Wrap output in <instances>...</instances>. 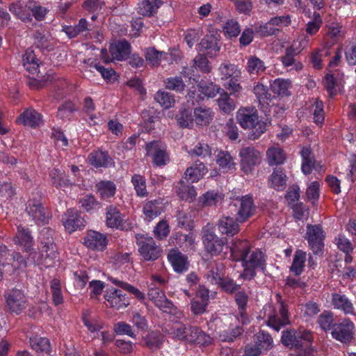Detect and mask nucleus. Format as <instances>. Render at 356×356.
Instances as JSON below:
<instances>
[{
	"instance_id": "obj_11",
	"label": "nucleus",
	"mask_w": 356,
	"mask_h": 356,
	"mask_svg": "<svg viewBox=\"0 0 356 356\" xmlns=\"http://www.w3.org/2000/svg\"><path fill=\"white\" fill-rule=\"evenodd\" d=\"M277 301L280 302L279 314H273L268 316L267 324L268 326L272 327L275 330L279 331L282 327L288 325L290 321L289 319V314L287 305L281 300L280 294L277 295Z\"/></svg>"
},
{
	"instance_id": "obj_42",
	"label": "nucleus",
	"mask_w": 356,
	"mask_h": 356,
	"mask_svg": "<svg viewBox=\"0 0 356 356\" xmlns=\"http://www.w3.org/2000/svg\"><path fill=\"white\" fill-rule=\"evenodd\" d=\"M98 193L102 199H108L115 193V185L111 181H101L96 184Z\"/></svg>"
},
{
	"instance_id": "obj_39",
	"label": "nucleus",
	"mask_w": 356,
	"mask_h": 356,
	"mask_svg": "<svg viewBox=\"0 0 356 356\" xmlns=\"http://www.w3.org/2000/svg\"><path fill=\"white\" fill-rule=\"evenodd\" d=\"M9 10L23 21L31 20L30 15L27 12V3L24 4L22 1H17L10 3L8 6Z\"/></svg>"
},
{
	"instance_id": "obj_41",
	"label": "nucleus",
	"mask_w": 356,
	"mask_h": 356,
	"mask_svg": "<svg viewBox=\"0 0 356 356\" xmlns=\"http://www.w3.org/2000/svg\"><path fill=\"white\" fill-rule=\"evenodd\" d=\"M31 348L38 353L49 354L50 353V343L48 339L38 336L30 338Z\"/></svg>"
},
{
	"instance_id": "obj_16",
	"label": "nucleus",
	"mask_w": 356,
	"mask_h": 356,
	"mask_svg": "<svg viewBox=\"0 0 356 356\" xmlns=\"http://www.w3.org/2000/svg\"><path fill=\"white\" fill-rule=\"evenodd\" d=\"M84 243L90 249L103 250L107 245L108 239L104 234L90 230L85 238Z\"/></svg>"
},
{
	"instance_id": "obj_4",
	"label": "nucleus",
	"mask_w": 356,
	"mask_h": 356,
	"mask_svg": "<svg viewBox=\"0 0 356 356\" xmlns=\"http://www.w3.org/2000/svg\"><path fill=\"white\" fill-rule=\"evenodd\" d=\"M135 237L140 255L145 261H154L160 257L161 249L152 237L140 234H136Z\"/></svg>"
},
{
	"instance_id": "obj_5",
	"label": "nucleus",
	"mask_w": 356,
	"mask_h": 356,
	"mask_svg": "<svg viewBox=\"0 0 356 356\" xmlns=\"http://www.w3.org/2000/svg\"><path fill=\"white\" fill-rule=\"evenodd\" d=\"M305 238L314 254H322L324 247L325 233L320 225H307Z\"/></svg>"
},
{
	"instance_id": "obj_34",
	"label": "nucleus",
	"mask_w": 356,
	"mask_h": 356,
	"mask_svg": "<svg viewBox=\"0 0 356 356\" xmlns=\"http://www.w3.org/2000/svg\"><path fill=\"white\" fill-rule=\"evenodd\" d=\"M23 66L31 74L34 75L38 70V60L33 50L28 49L22 57Z\"/></svg>"
},
{
	"instance_id": "obj_20",
	"label": "nucleus",
	"mask_w": 356,
	"mask_h": 356,
	"mask_svg": "<svg viewBox=\"0 0 356 356\" xmlns=\"http://www.w3.org/2000/svg\"><path fill=\"white\" fill-rule=\"evenodd\" d=\"M67 218L63 222L66 230L70 233L74 232L77 229H81L85 226V220L73 209H69L66 213Z\"/></svg>"
},
{
	"instance_id": "obj_2",
	"label": "nucleus",
	"mask_w": 356,
	"mask_h": 356,
	"mask_svg": "<svg viewBox=\"0 0 356 356\" xmlns=\"http://www.w3.org/2000/svg\"><path fill=\"white\" fill-rule=\"evenodd\" d=\"M236 119L242 128L251 130L250 139L259 138L266 130V123L259 120L257 111L254 108H240Z\"/></svg>"
},
{
	"instance_id": "obj_64",
	"label": "nucleus",
	"mask_w": 356,
	"mask_h": 356,
	"mask_svg": "<svg viewBox=\"0 0 356 356\" xmlns=\"http://www.w3.org/2000/svg\"><path fill=\"white\" fill-rule=\"evenodd\" d=\"M337 248L346 254H350L353 250V245L344 235L339 234L334 239Z\"/></svg>"
},
{
	"instance_id": "obj_47",
	"label": "nucleus",
	"mask_w": 356,
	"mask_h": 356,
	"mask_svg": "<svg viewBox=\"0 0 356 356\" xmlns=\"http://www.w3.org/2000/svg\"><path fill=\"white\" fill-rule=\"evenodd\" d=\"M161 311L164 313L172 314L178 316L181 314L180 311L176 306L174 305L172 301L169 300L165 295L160 299V300L155 305Z\"/></svg>"
},
{
	"instance_id": "obj_40",
	"label": "nucleus",
	"mask_w": 356,
	"mask_h": 356,
	"mask_svg": "<svg viewBox=\"0 0 356 356\" xmlns=\"http://www.w3.org/2000/svg\"><path fill=\"white\" fill-rule=\"evenodd\" d=\"M266 69L264 62L255 56H250L247 62L246 70L250 74L259 75Z\"/></svg>"
},
{
	"instance_id": "obj_55",
	"label": "nucleus",
	"mask_w": 356,
	"mask_h": 356,
	"mask_svg": "<svg viewBox=\"0 0 356 356\" xmlns=\"http://www.w3.org/2000/svg\"><path fill=\"white\" fill-rule=\"evenodd\" d=\"M34 44L40 49H47L50 47V41L47 33L44 31H35L33 33Z\"/></svg>"
},
{
	"instance_id": "obj_7",
	"label": "nucleus",
	"mask_w": 356,
	"mask_h": 356,
	"mask_svg": "<svg viewBox=\"0 0 356 356\" xmlns=\"http://www.w3.org/2000/svg\"><path fill=\"white\" fill-rule=\"evenodd\" d=\"M241 170L248 175L261 162V154L254 147H243L239 152Z\"/></svg>"
},
{
	"instance_id": "obj_38",
	"label": "nucleus",
	"mask_w": 356,
	"mask_h": 356,
	"mask_svg": "<svg viewBox=\"0 0 356 356\" xmlns=\"http://www.w3.org/2000/svg\"><path fill=\"white\" fill-rule=\"evenodd\" d=\"M49 177L52 185L56 188L68 187L72 186V182L66 177L64 172L58 169H53L49 172Z\"/></svg>"
},
{
	"instance_id": "obj_15",
	"label": "nucleus",
	"mask_w": 356,
	"mask_h": 356,
	"mask_svg": "<svg viewBox=\"0 0 356 356\" xmlns=\"http://www.w3.org/2000/svg\"><path fill=\"white\" fill-rule=\"evenodd\" d=\"M16 122L31 128H36L42 124V115L33 108H28L21 113Z\"/></svg>"
},
{
	"instance_id": "obj_6",
	"label": "nucleus",
	"mask_w": 356,
	"mask_h": 356,
	"mask_svg": "<svg viewBox=\"0 0 356 356\" xmlns=\"http://www.w3.org/2000/svg\"><path fill=\"white\" fill-rule=\"evenodd\" d=\"M234 207L236 209V220L239 222L246 221L254 214L256 211L253 197L250 194L236 198Z\"/></svg>"
},
{
	"instance_id": "obj_50",
	"label": "nucleus",
	"mask_w": 356,
	"mask_h": 356,
	"mask_svg": "<svg viewBox=\"0 0 356 356\" xmlns=\"http://www.w3.org/2000/svg\"><path fill=\"white\" fill-rule=\"evenodd\" d=\"M154 99L164 108H169L174 106L175 100L174 96L168 92L158 91Z\"/></svg>"
},
{
	"instance_id": "obj_43",
	"label": "nucleus",
	"mask_w": 356,
	"mask_h": 356,
	"mask_svg": "<svg viewBox=\"0 0 356 356\" xmlns=\"http://www.w3.org/2000/svg\"><path fill=\"white\" fill-rule=\"evenodd\" d=\"M282 343L285 346L291 348H300L304 344L298 341V332L294 330L284 331L282 336Z\"/></svg>"
},
{
	"instance_id": "obj_51",
	"label": "nucleus",
	"mask_w": 356,
	"mask_h": 356,
	"mask_svg": "<svg viewBox=\"0 0 356 356\" xmlns=\"http://www.w3.org/2000/svg\"><path fill=\"white\" fill-rule=\"evenodd\" d=\"M50 289L54 304L56 306L62 304L63 302V296L60 280L53 279L50 282Z\"/></svg>"
},
{
	"instance_id": "obj_49",
	"label": "nucleus",
	"mask_w": 356,
	"mask_h": 356,
	"mask_svg": "<svg viewBox=\"0 0 356 356\" xmlns=\"http://www.w3.org/2000/svg\"><path fill=\"white\" fill-rule=\"evenodd\" d=\"M131 183L138 196H147L148 193L146 189V181L144 177L138 174H135L131 177Z\"/></svg>"
},
{
	"instance_id": "obj_33",
	"label": "nucleus",
	"mask_w": 356,
	"mask_h": 356,
	"mask_svg": "<svg viewBox=\"0 0 356 356\" xmlns=\"http://www.w3.org/2000/svg\"><path fill=\"white\" fill-rule=\"evenodd\" d=\"M216 161L224 172H228L235 168L234 159L227 151H220L216 155Z\"/></svg>"
},
{
	"instance_id": "obj_24",
	"label": "nucleus",
	"mask_w": 356,
	"mask_h": 356,
	"mask_svg": "<svg viewBox=\"0 0 356 356\" xmlns=\"http://www.w3.org/2000/svg\"><path fill=\"white\" fill-rule=\"evenodd\" d=\"M15 240L16 243L22 246L26 252H31L33 240L29 228L22 225L18 226Z\"/></svg>"
},
{
	"instance_id": "obj_36",
	"label": "nucleus",
	"mask_w": 356,
	"mask_h": 356,
	"mask_svg": "<svg viewBox=\"0 0 356 356\" xmlns=\"http://www.w3.org/2000/svg\"><path fill=\"white\" fill-rule=\"evenodd\" d=\"M266 157L270 165H278L282 164L286 160L284 151L279 147H272L266 151Z\"/></svg>"
},
{
	"instance_id": "obj_10",
	"label": "nucleus",
	"mask_w": 356,
	"mask_h": 356,
	"mask_svg": "<svg viewBox=\"0 0 356 356\" xmlns=\"http://www.w3.org/2000/svg\"><path fill=\"white\" fill-rule=\"evenodd\" d=\"M354 327V324L350 321L344 320L332 325L331 335L341 343H348L353 339Z\"/></svg>"
},
{
	"instance_id": "obj_28",
	"label": "nucleus",
	"mask_w": 356,
	"mask_h": 356,
	"mask_svg": "<svg viewBox=\"0 0 356 356\" xmlns=\"http://www.w3.org/2000/svg\"><path fill=\"white\" fill-rule=\"evenodd\" d=\"M200 51H206L210 56H216L220 50L217 38L212 35H207L203 38L199 44Z\"/></svg>"
},
{
	"instance_id": "obj_26",
	"label": "nucleus",
	"mask_w": 356,
	"mask_h": 356,
	"mask_svg": "<svg viewBox=\"0 0 356 356\" xmlns=\"http://www.w3.org/2000/svg\"><path fill=\"white\" fill-rule=\"evenodd\" d=\"M243 265L246 268H259L264 270L266 266V260L264 254L259 250L253 251L249 255L247 254L242 261Z\"/></svg>"
},
{
	"instance_id": "obj_22",
	"label": "nucleus",
	"mask_w": 356,
	"mask_h": 356,
	"mask_svg": "<svg viewBox=\"0 0 356 356\" xmlns=\"http://www.w3.org/2000/svg\"><path fill=\"white\" fill-rule=\"evenodd\" d=\"M88 160L90 163L96 168H108L113 164L112 158L106 151L97 150L90 153Z\"/></svg>"
},
{
	"instance_id": "obj_30",
	"label": "nucleus",
	"mask_w": 356,
	"mask_h": 356,
	"mask_svg": "<svg viewBox=\"0 0 356 356\" xmlns=\"http://www.w3.org/2000/svg\"><path fill=\"white\" fill-rule=\"evenodd\" d=\"M162 4L161 0H143L138 5V13L143 16H152Z\"/></svg>"
},
{
	"instance_id": "obj_62",
	"label": "nucleus",
	"mask_w": 356,
	"mask_h": 356,
	"mask_svg": "<svg viewBox=\"0 0 356 356\" xmlns=\"http://www.w3.org/2000/svg\"><path fill=\"white\" fill-rule=\"evenodd\" d=\"M224 265L222 263L216 264L208 272V277L211 281L218 284L223 278Z\"/></svg>"
},
{
	"instance_id": "obj_35",
	"label": "nucleus",
	"mask_w": 356,
	"mask_h": 356,
	"mask_svg": "<svg viewBox=\"0 0 356 356\" xmlns=\"http://www.w3.org/2000/svg\"><path fill=\"white\" fill-rule=\"evenodd\" d=\"M332 302L334 307L341 309L344 313L353 314V305L346 296L333 293Z\"/></svg>"
},
{
	"instance_id": "obj_56",
	"label": "nucleus",
	"mask_w": 356,
	"mask_h": 356,
	"mask_svg": "<svg viewBox=\"0 0 356 356\" xmlns=\"http://www.w3.org/2000/svg\"><path fill=\"white\" fill-rule=\"evenodd\" d=\"M177 193L179 197L186 201L191 202L196 196V191L193 186L182 184L178 187Z\"/></svg>"
},
{
	"instance_id": "obj_32",
	"label": "nucleus",
	"mask_w": 356,
	"mask_h": 356,
	"mask_svg": "<svg viewBox=\"0 0 356 356\" xmlns=\"http://www.w3.org/2000/svg\"><path fill=\"white\" fill-rule=\"evenodd\" d=\"M167 54L164 51H158L155 47H147L144 49V56L146 61L152 67L160 65L161 59L164 58Z\"/></svg>"
},
{
	"instance_id": "obj_45",
	"label": "nucleus",
	"mask_w": 356,
	"mask_h": 356,
	"mask_svg": "<svg viewBox=\"0 0 356 356\" xmlns=\"http://www.w3.org/2000/svg\"><path fill=\"white\" fill-rule=\"evenodd\" d=\"M199 90L205 96L207 97H213L216 95V94H218L219 92H221L222 88L216 85L213 84L212 82H208L204 81H201L198 85Z\"/></svg>"
},
{
	"instance_id": "obj_61",
	"label": "nucleus",
	"mask_w": 356,
	"mask_h": 356,
	"mask_svg": "<svg viewBox=\"0 0 356 356\" xmlns=\"http://www.w3.org/2000/svg\"><path fill=\"white\" fill-rule=\"evenodd\" d=\"M234 299L238 305L239 314L243 318L245 314V311L248 301V295L244 291L238 289L235 293Z\"/></svg>"
},
{
	"instance_id": "obj_18",
	"label": "nucleus",
	"mask_w": 356,
	"mask_h": 356,
	"mask_svg": "<svg viewBox=\"0 0 356 356\" xmlns=\"http://www.w3.org/2000/svg\"><path fill=\"white\" fill-rule=\"evenodd\" d=\"M238 222L229 216H223L218 222V229L222 234L233 236L239 232Z\"/></svg>"
},
{
	"instance_id": "obj_1",
	"label": "nucleus",
	"mask_w": 356,
	"mask_h": 356,
	"mask_svg": "<svg viewBox=\"0 0 356 356\" xmlns=\"http://www.w3.org/2000/svg\"><path fill=\"white\" fill-rule=\"evenodd\" d=\"M54 230L44 227L40 232L41 254L31 251L28 256V260L36 264H42L46 267L50 266L53 261L57 258L58 252L54 241Z\"/></svg>"
},
{
	"instance_id": "obj_3",
	"label": "nucleus",
	"mask_w": 356,
	"mask_h": 356,
	"mask_svg": "<svg viewBox=\"0 0 356 356\" xmlns=\"http://www.w3.org/2000/svg\"><path fill=\"white\" fill-rule=\"evenodd\" d=\"M26 212L38 225L47 224L50 215L42 203V197L38 193H33L26 204Z\"/></svg>"
},
{
	"instance_id": "obj_13",
	"label": "nucleus",
	"mask_w": 356,
	"mask_h": 356,
	"mask_svg": "<svg viewBox=\"0 0 356 356\" xmlns=\"http://www.w3.org/2000/svg\"><path fill=\"white\" fill-rule=\"evenodd\" d=\"M168 259L176 273H183L188 270L189 267L188 257L179 250H170L168 254Z\"/></svg>"
},
{
	"instance_id": "obj_19",
	"label": "nucleus",
	"mask_w": 356,
	"mask_h": 356,
	"mask_svg": "<svg viewBox=\"0 0 356 356\" xmlns=\"http://www.w3.org/2000/svg\"><path fill=\"white\" fill-rule=\"evenodd\" d=\"M211 337L197 327H191L187 330L186 341L200 345H209L211 343Z\"/></svg>"
},
{
	"instance_id": "obj_57",
	"label": "nucleus",
	"mask_w": 356,
	"mask_h": 356,
	"mask_svg": "<svg viewBox=\"0 0 356 356\" xmlns=\"http://www.w3.org/2000/svg\"><path fill=\"white\" fill-rule=\"evenodd\" d=\"M191 156H200L202 159L211 158L212 152L210 147L206 143H199L189 152Z\"/></svg>"
},
{
	"instance_id": "obj_52",
	"label": "nucleus",
	"mask_w": 356,
	"mask_h": 356,
	"mask_svg": "<svg viewBox=\"0 0 356 356\" xmlns=\"http://www.w3.org/2000/svg\"><path fill=\"white\" fill-rule=\"evenodd\" d=\"M159 202L157 200L148 201L143 207V213L149 220L158 216L161 213V209L159 207Z\"/></svg>"
},
{
	"instance_id": "obj_53",
	"label": "nucleus",
	"mask_w": 356,
	"mask_h": 356,
	"mask_svg": "<svg viewBox=\"0 0 356 356\" xmlns=\"http://www.w3.org/2000/svg\"><path fill=\"white\" fill-rule=\"evenodd\" d=\"M177 225L179 227L191 230L193 228V220L191 215L189 212L184 210H178L177 211Z\"/></svg>"
},
{
	"instance_id": "obj_60",
	"label": "nucleus",
	"mask_w": 356,
	"mask_h": 356,
	"mask_svg": "<svg viewBox=\"0 0 356 356\" xmlns=\"http://www.w3.org/2000/svg\"><path fill=\"white\" fill-rule=\"evenodd\" d=\"M289 83L283 79H276L271 84L270 88L275 94L280 96H287L289 92Z\"/></svg>"
},
{
	"instance_id": "obj_54",
	"label": "nucleus",
	"mask_w": 356,
	"mask_h": 356,
	"mask_svg": "<svg viewBox=\"0 0 356 356\" xmlns=\"http://www.w3.org/2000/svg\"><path fill=\"white\" fill-rule=\"evenodd\" d=\"M111 281L116 284L117 286H120V288L124 289L125 291H127L130 293L133 294L137 299L142 300L145 299V294L142 293L139 289L134 287V286L124 282L123 281L118 280L117 279L111 278Z\"/></svg>"
},
{
	"instance_id": "obj_21",
	"label": "nucleus",
	"mask_w": 356,
	"mask_h": 356,
	"mask_svg": "<svg viewBox=\"0 0 356 356\" xmlns=\"http://www.w3.org/2000/svg\"><path fill=\"white\" fill-rule=\"evenodd\" d=\"M106 223L108 227L111 228L125 229L122 215L116 207L113 206L107 208Z\"/></svg>"
},
{
	"instance_id": "obj_17",
	"label": "nucleus",
	"mask_w": 356,
	"mask_h": 356,
	"mask_svg": "<svg viewBox=\"0 0 356 356\" xmlns=\"http://www.w3.org/2000/svg\"><path fill=\"white\" fill-rule=\"evenodd\" d=\"M109 51L113 59L126 60L131 54V45L126 40H120L111 44Z\"/></svg>"
},
{
	"instance_id": "obj_14",
	"label": "nucleus",
	"mask_w": 356,
	"mask_h": 356,
	"mask_svg": "<svg viewBox=\"0 0 356 356\" xmlns=\"http://www.w3.org/2000/svg\"><path fill=\"white\" fill-rule=\"evenodd\" d=\"M104 298L110 306L116 309H124L129 305V298L119 289H114L111 291H106Z\"/></svg>"
},
{
	"instance_id": "obj_9",
	"label": "nucleus",
	"mask_w": 356,
	"mask_h": 356,
	"mask_svg": "<svg viewBox=\"0 0 356 356\" xmlns=\"http://www.w3.org/2000/svg\"><path fill=\"white\" fill-rule=\"evenodd\" d=\"M145 149L147 155L152 157V162L156 166L164 165L169 161L165 145L160 141L147 143Z\"/></svg>"
},
{
	"instance_id": "obj_37",
	"label": "nucleus",
	"mask_w": 356,
	"mask_h": 356,
	"mask_svg": "<svg viewBox=\"0 0 356 356\" xmlns=\"http://www.w3.org/2000/svg\"><path fill=\"white\" fill-rule=\"evenodd\" d=\"M175 118L181 128H191L193 125L194 118L190 109L181 108Z\"/></svg>"
},
{
	"instance_id": "obj_44",
	"label": "nucleus",
	"mask_w": 356,
	"mask_h": 356,
	"mask_svg": "<svg viewBox=\"0 0 356 356\" xmlns=\"http://www.w3.org/2000/svg\"><path fill=\"white\" fill-rule=\"evenodd\" d=\"M219 98L217 99L218 105L220 111L225 113H229L235 108L234 101L229 97V95L222 88Z\"/></svg>"
},
{
	"instance_id": "obj_29",
	"label": "nucleus",
	"mask_w": 356,
	"mask_h": 356,
	"mask_svg": "<svg viewBox=\"0 0 356 356\" xmlns=\"http://www.w3.org/2000/svg\"><path fill=\"white\" fill-rule=\"evenodd\" d=\"M250 245L248 241H236L231 248L232 257L235 261H243L250 253Z\"/></svg>"
},
{
	"instance_id": "obj_12",
	"label": "nucleus",
	"mask_w": 356,
	"mask_h": 356,
	"mask_svg": "<svg viewBox=\"0 0 356 356\" xmlns=\"http://www.w3.org/2000/svg\"><path fill=\"white\" fill-rule=\"evenodd\" d=\"M202 238L207 252L211 254L218 255L222 251L225 242L213 232L205 230Z\"/></svg>"
},
{
	"instance_id": "obj_8",
	"label": "nucleus",
	"mask_w": 356,
	"mask_h": 356,
	"mask_svg": "<svg viewBox=\"0 0 356 356\" xmlns=\"http://www.w3.org/2000/svg\"><path fill=\"white\" fill-rule=\"evenodd\" d=\"M5 298L8 308L11 312L20 314L27 307V298L23 291L18 289H12L5 293Z\"/></svg>"
},
{
	"instance_id": "obj_58",
	"label": "nucleus",
	"mask_w": 356,
	"mask_h": 356,
	"mask_svg": "<svg viewBox=\"0 0 356 356\" xmlns=\"http://www.w3.org/2000/svg\"><path fill=\"white\" fill-rule=\"evenodd\" d=\"M163 342V337L159 332H152L145 339L146 346L152 350L159 349Z\"/></svg>"
},
{
	"instance_id": "obj_25",
	"label": "nucleus",
	"mask_w": 356,
	"mask_h": 356,
	"mask_svg": "<svg viewBox=\"0 0 356 356\" xmlns=\"http://www.w3.org/2000/svg\"><path fill=\"white\" fill-rule=\"evenodd\" d=\"M163 331L172 338L186 341L187 336L186 327L181 322L168 323L164 325Z\"/></svg>"
},
{
	"instance_id": "obj_63",
	"label": "nucleus",
	"mask_w": 356,
	"mask_h": 356,
	"mask_svg": "<svg viewBox=\"0 0 356 356\" xmlns=\"http://www.w3.org/2000/svg\"><path fill=\"white\" fill-rule=\"evenodd\" d=\"M222 79H227L232 76H238L240 74L237 67L234 64L223 63L219 67Z\"/></svg>"
},
{
	"instance_id": "obj_23",
	"label": "nucleus",
	"mask_w": 356,
	"mask_h": 356,
	"mask_svg": "<svg viewBox=\"0 0 356 356\" xmlns=\"http://www.w3.org/2000/svg\"><path fill=\"white\" fill-rule=\"evenodd\" d=\"M208 172L207 167L203 162L196 161L185 172V178L191 182H197L203 177Z\"/></svg>"
},
{
	"instance_id": "obj_27",
	"label": "nucleus",
	"mask_w": 356,
	"mask_h": 356,
	"mask_svg": "<svg viewBox=\"0 0 356 356\" xmlns=\"http://www.w3.org/2000/svg\"><path fill=\"white\" fill-rule=\"evenodd\" d=\"M63 31L70 38H73L80 34L88 33L89 31H92V26L86 19L82 18L79 20L78 24L75 25L74 26H63Z\"/></svg>"
},
{
	"instance_id": "obj_59",
	"label": "nucleus",
	"mask_w": 356,
	"mask_h": 356,
	"mask_svg": "<svg viewBox=\"0 0 356 356\" xmlns=\"http://www.w3.org/2000/svg\"><path fill=\"white\" fill-rule=\"evenodd\" d=\"M286 175L282 170H275L270 176L272 186L276 190H282L286 185Z\"/></svg>"
},
{
	"instance_id": "obj_48",
	"label": "nucleus",
	"mask_w": 356,
	"mask_h": 356,
	"mask_svg": "<svg viewBox=\"0 0 356 356\" xmlns=\"http://www.w3.org/2000/svg\"><path fill=\"white\" fill-rule=\"evenodd\" d=\"M306 259V253L302 250H297L295 253L293 264L291 266V270L296 275H299L302 272Z\"/></svg>"
},
{
	"instance_id": "obj_31",
	"label": "nucleus",
	"mask_w": 356,
	"mask_h": 356,
	"mask_svg": "<svg viewBox=\"0 0 356 356\" xmlns=\"http://www.w3.org/2000/svg\"><path fill=\"white\" fill-rule=\"evenodd\" d=\"M193 118L197 125L207 126L213 119V112L206 107H197L194 109Z\"/></svg>"
},
{
	"instance_id": "obj_46",
	"label": "nucleus",
	"mask_w": 356,
	"mask_h": 356,
	"mask_svg": "<svg viewBox=\"0 0 356 356\" xmlns=\"http://www.w3.org/2000/svg\"><path fill=\"white\" fill-rule=\"evenodd\" d=\"M253 92L255 95L259 104L262 106L265 107L266 105L269 104L271 95L268 92V89L262 84L258 83L253 88Z\"/></svg>"
}]
</instances>
